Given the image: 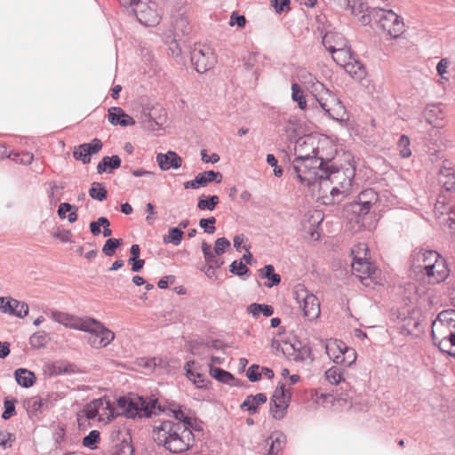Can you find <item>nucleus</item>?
Masks as SVG:
<instances>
[{
    "label": "nucleus",
    "mask_w": 455,
    "mask_h": 455,
    "mask_svg": "<svg viewBox=\"0 0 455 455\" xmlns=\"http://www.w3.org/2000/svg\"><path fill=\"white\" fill-rule=\"evenodd\" d=\"M153 438L158 445H163L173 453L187 451L194 441L193 433L188 426L171 420L163 421L156 426Z\"/></svg>",
    "instance_id": "obj_1"
},
{
    "label": "nucleus",
    "mask_w": 455,
    "mask_h": 455,
    "mask_svg": "<svg viewBox=\"0 0 455 455\" xmlns=\"http://www.w3.org/2000/svg\"><path fill=\"white\" fill-rule=\"evenodd\" d=\"M411 267L426 275L429 283H442L449 275L446 260L435 251H416L412 256Z\"/></svg>",
    "instance_id": "obj_2"
},
{
    "label": "nucleus",
    "mask_w": 455,
    "mask_h": 455,
    "mask_svg": "<svg viewBox=\"0 0 455 455\" xmlns=\"http://www.w3.org/2000/svg\"><path fill=\"white\" fill-rule=\"evenodd\" d=\"M434 344L438 348L455 357V310L441 312L432 323Z\"/></svg>",
    "instance_id": "obj_3"
},
{
    "label": "nucleus",
    "mask_w": 455,
    "mask_h": 455,
    "mask_svg": "<svg viewBox=\"0 0 455 455\" xmlns=\"http://www.w3.org/2000/svg\"><path fill=\"white\" fill-rule=\"evenodd\" d=\"M165 411L156 398L146 400L142 396L130 395L119 397L116 401V415L123 414L128 418L150 417Z\"/></svg>",
    "instance_id": "obj_4"
},
{
    "label": "nucleus",
    "mask_w": 455,
    "mask_h": 455,
    "mask_svg": "<svg viewBox=\"0 0 455 455\" xmlns=\"http://www.w3.org/2000/svg\"><path fill=\"white\" fill-rule=\"evenodd\" d=\"M83 331L88 332L87 343L92 348H103L108 346L116 337L114 331L107 328L101 322L92 318L86 317V323Z\"/></svg>",
    "instance_id": "obj_5"
},
{
    "label": "nucleus",
    "mask_w": 455,
    "mask_h": 455,
    "mask_svg": "<svg viewBox=\"0 0 455 455\" xmlns=\"http://www.w3.org/2000/svg\"><path fill=\"white\" fill-rule=\"evenodd\" d=\"M315 98L323 110L334 120H342L346 115L345 108L339 98L330 90L324 88L323 84L315 86Z\"/></svg>",
    "instance_id": "obj_6"
},
{
    "label": "nucleus",
    "mask_w": 455,
    "mask_h": 455,
    "mask_svg": "<svg viewBox=\"0 0 455 455\" xmlns=\"http://www.w3.org/2000/svg\"><path fill=\"white\" fill-rule=\"evenodd\" d=\"M324 347L329 358L337 364L349 367L357 358L355 350L349 347L343 341L337 339H329L324 341Z\"/></svg>",
    "instance_id": "obj_7"
},
{
    "label": "nucleus",
    "mask_w": 455,
    "mask_h": 455,
    "mask_svg": "<svg viewBox=\"0 0 455 455\" xmlns=\"http://www.w3.org/2000/svg\"><path fill=\"white\" fill-rule=\"evenodd\" d=\"M378 18L379 28L390 37L397 38L405 31L403 19L392 10H385L381 7L373 9Z\"/></svg>",
    "instance_id": "obj_8"
},
{
    "label": "nucleus",
    "mask_w": 455,
    "mask_h": 455,
    "mask_svg": "<svg viewBox=\"0 0 455 455\" xmlns=\"http://www.w3.org/2000/svg\"><path fill=\"white\" fill-rule=\"evenodd\" d=\"M293 294L303 316L307 320L314 321L319 317L321 314L320 302L315 295L301 284L295 286Z\"/></svg>",
    "instance_id": "obj_9"
},
{
    "label": "nucleus",
    "mask_w": 455,
    "mask_h": 455,
    "mask_svg": "<svg viewBox=\"0 0 455 455\" xmlns=\"http://www.w3.org/2000/svg\"><path fill=\"white\" fill-rule=\"evenodd\" d=\"M83 413L88 419H97L99 422L107 423L116 416V408L113 406L107 396H104L87 403Z\"/></svg>",
    "instance_id": "obj_10"
},
{
    "label": "nucleus",
    "mask_w": 455,
    "mask_h": 455,
    "mask_svg": "<svg viewBox=\"0 0 455 455\" xmlns=\"http://www.w3.org/2000/svg\"><path fill=\"white\" fill-rule=\"evenodd\" d=\"M315 158L293 160V170L301 183L311 185L316 182L321 173H325V169Z\"/></svg>",
    "instance_id": "obj_11"
},
{
    "label": "nucleus",
    "mask_w": 455,
    "mask_h": 455,
    "mask_svg": "<svg viewBox=\"0 0 455 455\" xmlns=\"http://www.w3.org/2000/svg\"><path fill=\"white\" fill-rule=\"evenodd\" d=\"M355 174V167L350 162H348L346 166L340 168L331 167V170H327V175L330 177L336 188H339V192L343 197L350 193Z\"/></svg>",
    "instance_id": "obj_12"
},
{
    "label": "nucleus",
    "mask_w": 455,
    "mask_h": 455,
    "mask_svg": "<svg viewBox=\"0 0 455 455\" xmlns=\"http://www.w3.org/2000/svg\"><path fill=\"white\" fill-rule=\"evenodd\" d=\"M291 398V390L283 384L278 385L270 400V413L275 419H282L287 411Z\"/></svg>",
    "instance_id": "obj_13"
},
{
    "label": "nucleus",
    "mask_w": 455,
    "mask_h": 455,
    "mask_svg": "<svg viewBox=\"0 0 455 455\" xmlns=\"http://www.w3.org/2000/svg\"><path fill=\"white\" fill-rule=\"evenodd\" d=\"M316 181H318V200H320L323 204H333L343 198L339 192V188H336L333 182L327 175V172L321 173Z\"/></svg>",
    "instance_id": "obj_14"
},
{
    "label": "nucleus",
    "mask_w": 455,
    "mask_h": 455,
    "mask_svg": "<svg viewBox=\"0 0 455 455\" xmlns=\"http://www.w3.org/2000/svg\"><path fill=\"white\" fill-rule=\"evenodd\" d=\"M377 200L378 195L371 188L365 189L359 194L357 201L350 204L352 212L357 214V223H359L360 219L363 220L365 218Z\"/></svg>",
    "instance_id": "obj_15"
},
{
    "label": "nucleus",
    "mask_w": 455,
    "mask_h": 455,
    "mask_svg": "<svg viewBox=\"0 0 455 455\" xmlns=\"http://www.w3.org/2000/svg\"><path fill=\"white\" fill-rule=\"evenodd\" d=\"M192 64L198 73H205L216 63V55L210 47L195 49L191 55Z\"/></svg>",
    "instance_id": "obj_16"
},
{
    "label": "nucleus",
    "mask_w": 455,
    "mask_h": 455,
    "mask_svg": "<svg viewBox=\"0 0 455 455\" xmlns=\"http://www.w3.org/2000/svg\"><path fill=\"white\" fill-rule=\"evenodd\" d=\"M135 14L139 21L146 26H156L161 20V14L156 3L141 2L135 9Z\"/></svg>",
    "instance_id": "obj_17"
},
{
    "label": "nucleus",
    "mask_w": 455,
    "mask_h": 455,
    "mask_svg": "<svg viewBox=\"0 0 455 455\" xmlns=\"http://www.w3.org/2000/svg\"><path fill=\"white\" fill-rule=\"evenodd\" d=\"M315 158L319 160L320 165L327 164L332 160L336 155L337 149L334 143L327 137L315 136Z\"/></svg>",
    "instance_id": "obj_18"
},
{
    "label": "nucleus",
    "mask_w": 455,
    "mask_h": 455,
    "mask_svg": "<svg viewBox=\"0 0 455 455\" xmlns=\"http://www.w3.org/2000/svg\"><path fill=\"white\" fill-rule=\"evenodd\" d=\"M0 312L23 318L28 314V306L12 297H0Z\"/></svg>",
    "instance_id": "obj_19"
},
{
    "label": "nucleus",
    "mask_w": 455,
    "mask_h": 455,
    "mask_svg": "<svg viewBox=\"0 0 455 455\" xmlns=\"http://www.w3.org/2000/svg\"><path fill=\"white\" fill-rule=\"evenodd\" d=\"M315 135H307L299 138L294 147L297 159L315 158Z\"/></svg>",
    "instance_id": "obj_20"
},
{
    "label": "nucleus",
    "mask_w": 455,
    "mask_h": 455,
    "mask_svg": "<svg viewBox=\"0 0 455 455\" xmlns=\"http://www.w3.org/2000/svg\"><path fill=\"white\" fill-rule=\"evenodd\" d=\"M331 57L338 65L343 67L345 70L349 74H357V71L355 69V67L361 70V67L353 57L350 47L348 45L335 52H332Z\"/></svg>",
    "instance_id": "obj_21"
},
{
    "label": "nucleus",
    "mask_w": 455,
    "mask_h": 455,
    "mask_svg": "<svg viewBox=\"0 0 455 455\" xmlns=\"http://www.w3.org/2000/svg\"><path fill=\"white\" fill-rule=\"evenodd\" d=\"M102 147L103 144L100 140L93 139L90 143H84L75 147L73 156L76 160L88 164L91 162V156L98 153Z\"/></svg>",
    "instance_id": "obj_22"
},
{
    "label": "nucleus",
    "mask_w": 455,
    "mask_h": 455,
    "mask_svg": "<svg viewBox=\"0 0 455 455\" xmlns=\"http://www.w3.org/2000/svg\"><path fill=\"white\" fill-rule=\"evenodd\" d=\"M51 318L64 326L83 331L86 323V317H78L65 312L52 311Z\"/></svg>",
    "instance_id": "obj_23"
},
{
    "label": "nucleus",
    "mask_w": 455,
    "mask_h": 455,
    "mask_svg": "<svg viewBox=\"0 0 455 455\" xmlns=\"http://www.w3.org/2000/svg\"><path fill=\"white\" fill-rule=\"evenodd\" d=\"M221 180L222 175L220 172L214 171H206L198 173L194 180L186 181L184 183V188L186 189H196L200 187H205L208 183L212 181H216L220 183Z\"/></svg>",
    "instance_id": "obj_24"
},
{
    "label": "nucleus",
    "mask_w": 455,
    "mask_h": 455,
    "mask_svg": "<svg viewBox=\"0 0 455 455\" xmlns=\"http://www.w3.org/2000/svg\"><path fill=\"white\" fill-rule=\"evenodd\" d=\"M353 273L358 276L361 281L373 279L378 272L377 268L367 259L353 260Z\"/></svg>",
    "instance_id": "obj_25"
},
{
    "label": "nucleus",
    "mask_w": 455,
    "mask_h": 455,
    "mask_svg": "<svg viewBox=\"0 0 455 455\" xmlns=\"http://www.w3.org/2000/svg\"><path fill=\"white\" fill-rule=\"evenodd\" d=\"M156 163L162 171H168L170 169H179L181 167L183 160L174 151L169 150L167 153H158L156 155Z\"/></svg>",
    "instance_id": "obj_26"
},
{
    "label": "nucleus",
    "mask_w": 455,
    "mask_h": 455,
    "mask_svg": "<svg viewBox=\"0 0 455 455\" xmlns=\"http://www.w3.org/2000/svg\"><path fill=\"white\" fill-rule=\"evenodd\" d=\"M323 44L331 53L348 45L343 35L337 32L326 33L323 38Z\"/></svg>",
    "instance_id": "obj_27"
},
{
    "label": "nucleus",
    "mask_w": 455,
    "mask_h": 455,
    "mask_svg": "<svg viewBox=\"0 0 455 455\" xmlns=\"http://www.w3.org/2000/svg\"><path fill=\"white\" fill-rule=\"evenodd\" d=\"M108 121L112 124L122 126H130L135 124L133 118L125 114L120 108H112L108 110Z\"/></svg>",
    "instance_id": "obj_28"
},
{
    "label": "nucleus",
    "mask_w": 455,
    "mask_h": 455,
    "mask_svg": "<svg viewBox=\"0 0 455 455\" xmlns=\"http://www.w3.org/2000/svg\"><path fill=\"white\" fill-rule=\"evenodd\" d=\"M169 411L172 416L178 419L181 425H186L188 429L193 427L195 419L190 415L189 411H186L180 406L172 405L169 408Z\"/></svg>",
    "instance_id": "obj_29"
},
{
    "label": "nucleus",
    "mask_w": 455,
    "mask_h": 455,
    "mask_svg": "<svg viewBox=\"0 0 455 455\" xmlns=\"http://www.w3.org/2000/svg\"><path fill=\"white\" fill-rule=\"evenodd\" d=\"M259 276L261 279H267V282L264 284L267 288L278 285L281 282L280 275L275 273V268L272 265H266L263 268L259 269Z\"/></svg>",
    "instance_id": "obj_30"
},
{
    "label": "nucleus",
    "mask_w": 455,
    "mask_h": 455,
    "mask_svg": "<svg viewBox=\"0 0 455 455\" xmlns=\"http://www.w3.org/2000/svg\"><path fill=\"white\" fill-rule=\"evenodd\" d=\"M15 379L23 387H30L34 385L36 378L34 372L24 369H17L14 372Z\"/></svg>",
    "instance_id": "obj_31"
},
{
    "label": "nucleus",
    "mask_w": 455,
    "mask_h": 455,
    "mask_svg": "<svg viewBox=\"0 0 455 455\" xmlns=\"http://www.w3.org/2000/svg\"><path fill=\"white\" fill-rule=\"evenodd\" d=\"M267 402V396L259 393L255 395H249L242 403V408H246L251 414H253L257 411L259 405L263 404Z\"/></svg>",
    "instance_id": "obj_32"
},
{
    "label": "nucleus",
    "mask_w": 455,
    "mask_h": 455,
    "mask_svg": "<svg viewBox=\"0 0 455 455\" xmlns=\"http://www.w3.org/2000/svg\"><path fill=\"white\" fill-rule=\"evenodd\" d=\"M273 347H276V349L280 350L282 354L287 357L288 359L297 361L299 360V355L297 353V349L294 345L290 341L282 340L273 342Z\"/></svg>",
    "instance_id": "obj_33"
},
{
    "label": "nucleus",
    "mask_w": 455,
    "mask_h": 455,
    "mask_svg": "<svg viewBox=\"0 0 455 455\" xmlns=\"http://www.w3.org/2000/svg\"><path fill=\"white\" fill-rule=\"evenodd\" d=\"M194 365V363H188L186 365L187 369V377L190 381L194 383V385L198 388H203L206 387V380L204 375L201 373L196 371L192 366Z\"/></svg>",
    "instance_id": "obj_34"
},
{
    "label": "nucleus",
    "mask_w": 455,
    "mask_h": 455,
    "mask_svg": "<svg viewBox=\"0 0 455 455\" xmlns=\"http://www.w3.org/2000/svg\"><path fill=\"white\" fill-rule=\"evenodd\" d=\"M121 165V159L118 156H104L97 165V172L101 174L107 171V168L117 169Z\"/></svg>",
    "instance_id": "obj_35"
},
{
    "label": "nucleus",
    "mask_w": 455,
    "mask_h": 455,
    "mask_svg": "<svg viewBox=\"0 0 455 455\" xmlns=\"http://www.w3.org/2000/svg\"><path fill=\"white\" fill-rule=\"evenodd\" d=\"M69 212L68 215V220L70 223L76 221L77 220V207L72 205L68 203H61L59 205L58 215L60 219L66 218V213Z\"/></svg>",
    "instance_id": "obj_36"
},
{
    "label": "nucleus",
    "mask_w": 455,
    "mask_h": 455,
    "mask_svg": "<svg viewBox=\"0 0 455 455\" xmlns=\"http://www.w3.org/2000/svg\"><path fill=\"white\" fill-rule=\"evenodd\" d=\"M248 313L254 317H259L260 314L265 316H270L274 314V308L270 305L252 303L247 307Z\"/></svg>",
    "instance_id": "obj_37"
},
{
    "label": "nucleus",
    "mask_w": 455,
    "mask_h": 455,
    "mask_svg": "<svg viewBox=\"0 0 455 455\" xmlns=\"http://www.w3.org/2000/svg\"><path fill=\"white\" fill-rule=\"evenodd\" d=\"M440 181L447 191L455 192V173L451 169L442 170Z\"/></svg>",
    "instance_id": "obj_38"
},
{
    "label": "nucleus",
    "mask_w": 455,
    "mask_h": 455,
    "mask_svg": "<svg viewBox=\"0 0 455 455\" xmlns=\"http://www.w3.org/2000/svg\"><path fill=\"white\" fill-rule=\"evenodd\" d=\"M202 251L204 252L205 261L210 267H219L223 264V261L220 260L213 255L211 245L206 242L202 243Z\"/></svg>",
    "instance_id": "obj_39"
},
{
    "label": "nucleus",
    "mask_w": 455,
    "mask_h": 455,
    "mask_svg": "<svg viewBox=\"0 0 455 455\" xmlns=\"http://www.w3.org/2000/svg\"><path fill=\"white\" fill-rule=\"evenodd\" d=\"M219 203L220 199L217 196H212L208 199L202 196L198 199L197 208L201 211H213Z\"/></svg>",
    "instance_id": "obj_40"
},
{
    "label": "nucleus",
    "mask_w": 455,
    "mask_h": 455,
    "mask_svg": "<svg viewBox=\"0 0 455 455\" xmlns=\"http://www.w3.org/2000/svg\"><path fill=\"white\" fill-rule=\"evenodd\" d=\"M324 378L330 384L338 385L343 380V374L339 368L332 366L325 371Z\"/></svg>",
    "instance_id": "obj_41"
},
{
    "label": "nucleus",
    "mask_w": 455,
    "mask_h": 455,
    "mask_svg": "<svg viewBox=\"0 0 455 455\" xmlns=\"http://www.w3.org/2000/svg\"><path fill=\"white\" fill-rule=\"evenodd\" d=\"M89 196L93 199L103 201L107 198V190L102 183L93 182L89 189Z\"/></svg>",
    "instance_id": "obj_42"
},
{
    "label": "nucleus",
    "mask_w": 455,
    "mask_h": 455,
    "mask_svg": "<svg viewBox=\"0 0 455 455\" xmlns=\"http://www.w3.org/2000/svg\"><path fill=\"white\" fill-rule=\"evenodd\" d=\"M291 98L299 105V108L302 110L307 108V100L304 96L303 91L298 84H292L291 85Z\"/></svg>",
    "instance_id": "obj_43"
},
{
    "label": "nucleus",
    "mask_w": 455,
    "mask_h": 455,
    "mask_svg": "<svg viewBox=\"0 0 455 455\" xmlns=\"http://www.w3.org/2000/svg\"><path fill=\"white\" fill-rule=\"evenodd\" d=\"M353 260H362L368 259V246L364 243L355 244L352 249Z\"/></svg>",
    "instance_id": "obj_44"
},
{
    "label": "nucleus",
    "mask_w": 455,
    "mask_h": 455,
    "mask_svg": "<svg viewBox=\"0 0 455 455\" xmlns=\"http://www.w3.org/2000/svg\"><path fill=\"white\" fill-rule=\"evenodd\" d=\"M183 235L184 233L180 228H172L169 230L168 235L164 237V242L179 245L182 240Z\"/></svg>",
    "instance_id": "obj_45"
},
{
    "label": "nucleus",
    "mask_w": 455,
    "mask_h": 455,
    "mask_svg": "<svg viewBox=\"0 0 455 455\" xmlns=\"http://www.w3.org/2000/svg\"><path fill=\"white\" fill-rule=\"evenodd\" d=\"M122 244V239L109 238L106 241L102 248V252L107 256H112L115 254L116 250Z\"/></svg>",
    "instance_id": "obj_46"
},
{
    "label": "nucleus",
    "mask_w": 455,
    "mask_h": 455,
    "mask_svg": "<svg viewBox=\"0 0 455 455\" xmlns=\"http://www.w3.org/2000/svg\"><path fill=\"white\" fill-rule=\"evenodd\" d=\"M210 373L214 379L223 383H229L233 379L231 373L220 368L211 367Z\"/></svg>",
    "instance_id": "obj_47"
},
{
    "label": "nucleus",
    "mask_w": 455,
    "mask_h": 455,
    "mask_svg": "<svg viewBox=\"0 0 455 455\" xmlns=\"http://www.w3.org/2000/svg\"><path fill=\"white\" fill-rule=\"evenodd\" d=\"M353 15H358L363 12L364 3L363 0H341Z\"/></svg>",
    "instance_id": "obj_48"
},
{
    "label": "nucleus",
    "mask_w": 455,
    "mask_h": 455,
    "mask_svg": "<svg viewBox=\"0 0 455 455\" xmlns=\"http://www.w3.org/2000/svg\"><path fill=\"white\" fill-rule=\"evenodd\" d=\"M410 144H411V141H410L409 137H407L406 135H402L400 137L397 146L399 148L400 156L403 158H407V157L411 156V150L410 148Z\"/></svg>",
    "instance_id": "obj_49"
},
{
    "label": "nucleus",
    "mask_w": 455,
    "mask_h": 455,
    "mask_svg": "<svg viewBox=\"0 0 455 455\" xmlns=\"http://www.w3.org/2000/svg\"><path fill=\"white\" fill-rule=\"evenodd\" d=\"M11 159L13 162H15L16 164L27 165V164H30L33 162L34 156L30 152H21V153L12 152Z\"/></svg>",
    "instance_id": "obj_50"
},
{
    "label": "nucleus",
    "mask_w": 455,
    "mask_h": 455,
    "mask_svg": "<svg viewBox=\"0 0 455 455\" xmlns=\"http://www.w3.org/2000/svg\"><path fill=\"white\" fill-rule=\"evenodd\" d=\"M284 443V437L283 435H279L273 439L267 455H277L283 448Z\"/></svg>",
    "instance_id": "obj_51"
},
{
    "label": "nucleus",
    "mask_w": 455,
    "mask_h": 455,
    "mask_svg": "<svg viewBox=\"0 0 455 455\" xmlns=\"http://www.w3.org/2000/svg\"><path fill=\"white\" fill-rule=\"evenodd\" d=\"M43 402L39 396H33L25 402L27 410L30 412H36L42 407Z\"/></svg>",
    "instance_id": "obj_52"
},
{
    "label": "nucleus",
    "mask_w": 455,
    "mask_h": 455,
    "mask_svg": "<svg viewBox=\"0 0 455 455\" xmlns=\"http://www.w3.org/2000/svg\"><path fill=\"white\" fill-rule=\"evenodd\" d=\"M100 432L97 430H92L87 436L84 438L83 444L85 447L93 448L94 445L100 442Z\"/></svg>",
    "instance_id": "obj_53"
},
{
    "label": "nucleus",
    "mask_w": 455,
    "mask_h": 455,
    "mask_svg": "<svg viewBox=\"0 0 455 455\" xmlns=\"http://www.w3.org/2000/svg\"><path fill=\"white\" fill-rule=\"evenodd\" d=\"M215 222L216 219L214 217L201 219L199 221V226L204 228V232L208 234H213L216 230L214 226Z\"/></svg>",
    "instance_id": "obj_54"
},
{
    "label": "nucleus",
    "mask_w": 455,
    "mask_h": 455,
    "mask_svg": "<svg viewBox=\"0 0 455 455\" xmlns=\"http://www.w3.org/2000/svg\"><path fill=\"white\" fill-rule=\"evenodd\" d=\"M13 441L14 437L12 434L6 431H0V448L4 450L12 447Z\"/></svg>",
    "instance_id": "obj_55"
},
{
    "label": "nucleus",
    "mask_w": 455,
    "mask_h": 455,
    "mask_svg": "<svg viewBox=\"0 0 455 455\" xmlns=\"http://www.w3.org/2000/svg\"><path fill=\"white\" fill-rule=\"evenodd\" d=\"M16 400H4V411L2 414V418L4 419H8L15 414V403Z\"/></svg>",
    "instance_id": "obj_56"
},
{
    "label": "nucleus",
    "mask_w": 455,
    "mask_h": 455,
    "mask_svg": "<svg viewBox=\"0 0 455 455\" xmlns=\"http://www.w3.org/2000/svg\"><path fill=\"white\" fill-rule=\"evenodd\" d=\"M248 267L242 261L235 260L230 265V272L237 275H243L248 272Z\"/></svg>",
    "instance_id": "obj_57"
},
{
    "label": "nucleus",
    "mask_w": 455,
    "mask_h": 455,
    "mask_svg": "<svg viewBox=\"0 0 455 455\" xmlns=\"http://www.w3.org/2000/svg\"><path fill=\"white\" fill-rule=\"evenodd\" d=\"M230 246V242L225 238H218L215 242L214 252L217 255H220L225 251V249Z\"/></svg>",
    "instance_id": "obj_58"
},
{
    "label": "nucleus",
    "mask_w": 455,
    "mask_h": 455,
    "mask_svg": "<svg viewBox=\"0 0 455 455\" xmlns=\"http://www.w3.org/2000/svg\"><path fill=\"white\" fill-rule=\"evenodd\" d=\"M311 398L315 403L323 404L327 400L331 398V395L320 392L319 390H312Z\"/></svg>",
    "instance_id": "obj_59"
},
{
    "label": "nucleus",
    "mask_w": 455,
    "mask_h": 455,
    "mask_svg": "<svg viewBox=\"0 0 455 455\" xmlns=\"http://www.w3.org/2000/svg\"><path fill=\"white\" fill-rule=\"evenodd\" d=\"M290 0H274L273 6L276 12H288L290 10Z\"/></svg>",
    "instance_id": "obj_60"
},
{
    "label": "nucleus",
    "mask_w": 455,
    "mask_h": 455,
    "mask_svg": "<svg viewBox=\"0 0 455 455\" xmlns=\"http://www.w3.org/2000/svg\"><path fill=\"white\" fill-rule=\"evenodd\" d=\"M247 377L251 381H257L261 378L259 365L253 364L247 371Z\"/></svg>",
    "instance_id": "obj_61"
},
{
    "label": "nucleus",
    "mask_w": 455,
    "mask_h": 455,
    "mask_svg": "<svg viewBox=\"0 0 455 455\" xmlns=\"http://www.w3.org/2000/svg\"><path fill=\"white\" fill-rule=\"evenodd\" d=\"M246 20L243 15H238L235 12H233L230 17L229 25L234 26L236 24L239 28H243L245 26Z\"/></svg>",
    "instance_id": "obj_62"
},
{
    "label": "nucleus",
    "mask_w": 455,
    "mask_h": 455,
    "mask_svg": "<svg viewBox=\"0 0 455 455\" xmlns=\"http://www.w3.org/2000/svg\"><path fill=\"white\" fill-rule=\"evenodd\" d=\"M99 223L104 228L103 235L108 237L112 235V230L109 228L110 222L106 217H100Z\"/></svg>",
    "instance_id": "obj_63"
},
{
    "label": "nucleus",
    "mask_w": 455,
    "mask_h": 455,
    "mask_svg": "<svg viewBox=\"0 0 455 455\" xmlns=\"http://www.w3.org/2000/svg\"><path fill=\"white\" fill-rule=\"evenodd\" d=\"M31 344L36 347H41L45 343V337L43 333H35L31 337Z\"/></svg>",
    "instance_id": "obj_64"
}]
</instances>
